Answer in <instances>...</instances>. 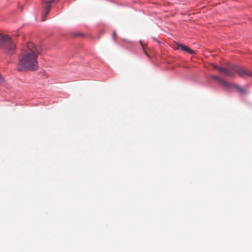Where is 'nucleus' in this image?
Masks as SVG:
<instances>
[{
	"label": "nucleus",
	"mask_w": 252,
	"mask_h": 252,
	"mask_svg": "<svg viewBox=\"0 0 252 252\" xmlns=\"http://www.w3.org/2000/svg\"><path fill=\"white\" fill-rule=\"evenodd\" d=\"M55 1H57V2H58L59 0H55Z\"/></svg>",
	"instance_id": "10"
},
{
	"label": "nucleus",
	"mask_w": 252,
	"mask_h": 252,
	"mask_svg": "<svg viewBox=\"0 0 252 252\" xmlns=\"http://www.w3.org/2000/svg\"><path fill=\"white\" fill-rule=\"evenodd\" d=\"M40 51L33 43L29 42L24 46L19 56L17 70L35 71L38 68V57Z\"/></svg>",
	"instance_id": "1"
},
{
	"label": "nucleus",
	"mask_w": 252,
	"mask_h": 252,
	"mask_svg": "<svg viewBox=\"0 0 252 252\" xmlns=\"http://www.w3.org/2000/svg\"><path fill=\"white\" fill-rule=\"evenodd\" d=\"M15 44L7 35L0 34V48L6 54H12L15 50Z\"/></svg>",
	"instance_id": "3"
},
{
	"label": "nucleus",
	"mask_w": 252,
	"mask_h": 252,
	"mask_svg": "<svg viewBox=\"0 0 252 252\" xmlns=\"http://www.w3.org/2000/svg\"><path fill=\"white\" fill-rule=\"evenodd\" d=\"M212 65L215 69L218 70L220 72L229 77L234 78L235 77V74L232 71H234L237 73L241 77H250L252 78V72L246 68H241L235 64H230L228 66L227 68L220 67L215 64H212Z\"/></svg>",
	"instance_id": "2"
},
{
	"label": "nucleus",
	"mask_w": 252,
	"mask_h": 252,
	"mask_svg": "<svg viewBox=\"0 0 252 252\" xmlns=\"http://www.w3.org/2000/svg\"><path fill=\"white\" fill-rule=\"evenodd\" d=\"M116 32L115 31H114L113 32V37L114 39H115L116 38Z\"/></svg>",
	"instance_id": "9"
},
{
	"label": "nucleus",
	"mask_w": 252,
	"mask_h": 252,
	"mask_svg": "<svg viewBox=\"0 0 252 252\" xmlns=\"http://www.w3.org/2000/svg\"><path fill=\"white\" fill-rule=\"evenodd\" d=\"M176 44L177 45V48H180V49L181 50H182L184 51L187 52L189 53L190 54H193L194 53V51L192 49H190L189 48L188 46H187L186 45H184L180 43H177Z\"/></svg>",
	"instance_id": "5"
},
{
	"label": "nucleus",
	"mask_w": 252,
	"mask_h": 252,
	"mask_svg": "<svg viewBox=\"0 0 252 252\" xmlns=\"http://www.w3.org/2000/svg\"><path fill=\"white\" fill-rule=\"evenodd\" d=\"M50 12L48 10H44L43 12L41 14V21H45L46 20V17L48 15L49 13Z\"/></svg>",
	"instance_id": "8"
},
{
	"label": "nucleus",
	"mask_w": 252,
	"mask_h": 252,
	"mask_svg": "<svg viewBox=\"0 0 252 252\" xmlns=\"http://www.w3.org/2000/svg\"><path fill=\"white\" fill-rule=\"evenodd\" d=\"M42 2L44 10H48L50 11L52 1L50 0H42Z\"/></svg>",
	"instance_id": "6"
},
{
	"label": "nucleus",
	"mask_w": 252,
	"mask_h": 252,
	"mask_svg": "<svg viewBox=\"0 0 252 252\" xmlns=\"http://www.w3.org/2000/svg\"><path fill=\"white\" fill-rule=\"evenodd\" d=\"M235 88H236L241 93L243 94H247V91L245 88L242 87L238 85H233Z\"/></svg>",
	"instance_id": "7"
},
{
	"label": "nucleus",
	"mask_w": 252,
	"mask_h": 252,
	"mask_svg": "<svg viewBox=\"0 0 252 252\" xmlns=\"http://www.w3.org/2000/svg\"><path fill=\"white\" fill-rule=\"evenodd\" d=\"M211 78L218 82L219 83H220V85L227 88H230L232 86V85L230 84L219 76L216 75H212Z\"/></svg>",
	"instance_id": "4"
}]
</instances>
